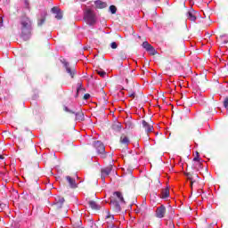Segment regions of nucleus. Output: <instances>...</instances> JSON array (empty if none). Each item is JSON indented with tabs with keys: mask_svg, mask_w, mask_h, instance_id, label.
<instances>
[{
	"mask_svg": "<svg viewBox=\"0 0 228 228\" xmlns=\"http://www.w3.org/2000/svg\"><path fill=\"white\" fill-rule=\"evenodd\" d=\"M20 26L21 31L20 37L27 42L33 35V20L28 16H22L20 20Z\"/></svg>",
	"mask_w": 228,
	"mask_h": 228,
	"instance_id": "nucleus-1",
	"label": "nucleus"
},
{
	"mask_svg": "<svg viewBox=\"0 0 228 228\" xmlns=\"http://www.w3.org/2000/svg\"><path fill=\"white\" fill-rule=\"evenodd\" d=\"M84 20L88 24V26H95L97 23V16H95V12H94L92 9H87L84 12Z\"/></svg>",
	"mask_w": 228,
	"mask_h": 228,
	"instance_id": "nucleus-2",
	"label": "nucleus"
},
{
	"mask_svg": "<svg viewBox=\"0 0 228 228\" xmlns=\"http://www.w3.org/2000/svg\"><path fill=\"white\" fill-rule=\"evenodd\" d=\"M94 147L96 149L98 154H102V158H106V147L101 141H96L94 142Z\"/></svg>",
	"mask_w": 228,
	"mask_h": 228,
	"instance_id": "nucleus-3",
	"label": "nucleus"
},
{
	"mask_svg": "<svg viewBox=\"0 0 228 228\" xmlns=\"http://www.w3.org/2000/svg\"><path fill=\"white\" fill-rule=\"evenodd\" d=\"M111 170H113V165L101 169V179L103 183L106 181V177L111 174Z\"/></svg>",
	"mask_w": 228,
	"mask_h": 228,
	"instance_id": "nucleus-4",
	"label": "nucleus"
},
{
	"mask_svg": "<svg viewBox=\"0 0 228 228\" xmlns=\"http://www.w3.org/2000/svg\"><path fill=\"white\" fill-rule=\"evenodd\" d=\"M165 215H167V208L165 205L158 207L155 212V216L157 218H165Z\"/></svg>",
	"mask_w": 228,
	"mask_h": 228,
	"instance_id": "nucleus-5",
	"label": "nucleus"
},
{
	"mask_svg": "<svg viewBox=\"0 0 228 228\" xmlns=\"http://www.w3.org/2000/svg\"><path fill=\"white\" fill-rule=\"evenodd\" d=\"M51 13L54 15L57 20H61V19H63V12H61V9H60V7L58 6H53L51 9Z\"/></svg>",
	"mask_w": 228,
	"mask_h": 228,
	"instance_id": "nucleus-6",
	"label": "nucleus"
},
{
	"mask_svg": "<svg viewBox=\"0 0 228 228\" xmlns=\"http://www.w3.org/2000/svg\"><path fill=\"white\" fill-rule=\"evenodd\" d=\"M142 47L143 49H145V51H147V53H150V54H151V56H154L156 54V49L152 47V45L151 44H149V42L144 41L142 43Z\"/></svg>",
	"mask_w": 228,
	"mask_h": 228,
	"instance_id": "nucleus-7",
	"label": "nucleus"
},
{
	"mask_svg": "<svg viewBox=\"0 0 228 228\" xmlns=\"http://www.w3.org/2000/svg\"><path fill=\"white\" fill-rule=\"evenodd\" d=\"M65 203V198L57 197L55 199V202L53 204L55 209H61L63 208V204Z\"/></svg>",
	"mask_w": 228,
	"mask_h": 228,
	"instance_id": "nucleus-8",
	"label": "nucleus"
},
{
	"mask_svg": "<svg viewBox=\"0 0 228 228\" xmlns=\"http://www.w3.org/2000/svg\"><path fill=\"white\" fill-rule=\"evenodd\" d=\"M187 20H191V22H195L197 20V12L193 9H190L186 13Z\"/></svg>",
	"mask_w": 228,
	"mask_h": 228,
	"instance_id": "nucleus-9",
	"label": "nucleus"
},
{
	"mask_svg": "<svg viewBox=\"0 0 228 228\" xmlns=\"http://www.w3.org/2000/svg\"><path fill=\"white\" fill-rule=\"evenodd\" d=\"M64 68L66 69V72L69 74L71 77H74V75L76 74V69H72L67 61H62Z\"/></svg>",
	"mask_w": 228,
	"mask_h": 228,
	"instance_id": "nucleus-10",
	"label": "nucleus"
},
{
	"mask_svg": "<svg viewBox=\"0 0 228 228\" xmlns=\"http://www.w3.org/2000/svg\"><path fill=\"white\" fill-rule=\"evenodd\" d=\"M94 6L98 10H103V8H108V4L102 0H96V1H94Z\"/></svg>",
	"mask_w": 228,
	"mask_h": 228,
	"instance_id": "nucleus-11",
	"label": "nucleus"
},
{
	"mask_svg": "<svg viewBox=\"0 0 228 228\" xmlns=\"http://www.w3.org/2000/svg\"><path fill=\"white\" fill-rule=\"evenodd\" d=\"M66 181L69 183V188H72V189L77 188V183H76V179L72 178L70 175L66 176Z\"/></svg>",
	"mask_w": 228,
	"mask_h": 228,
	"instance_id": "nucleus-12",
	"label": "nucleus"
},
{
	"mask_svg": "<svg viewBox=\"0 0 228 228\" xmlns=\"http://www.w3.org/2000/svg\"><path fill=\"white\" fill-rule=\"evenodd\" d=\"M110 204L113 206L114 209L117 213H120L122 211L120 203L118 200H111Z\"/></svg>",
	"mask_w": 228,
	"mask_h": 228,
	"instance_id": "nucleus-13",
	"label": "nucleus"
},
{
	"mask_svg": "<svg viewBox=\"0 0 228 228\" xmlns=\"http://www.w3.org/2000/svg\"><path fill=\"white\" fill-rule=\"evenodd\" d=\"M73 115L76 116L75 120L77 122H83V120H85V114L83 111L75 112Z\"/></svg>",
	"mask_w": 228,
	"mask_h": 228,
	"instance_id": "nucleus-14",
	"label": "nucleus"
},
{
	"mask_svg": "<svg viewBox=\"0 0 228 228\" xmlns=\"http://www.w3.org/2000/svg\"><path fill=\"white\" fill-rule=\"evenodd\" d=\"M142 127L145 129L146 133H152V129H154V127L145 120H142Z\"/></svg>",
	"mask_w": 228,
	"mask_h": 228,
	"instance_id": "nucleus-15",
	"label": "nucleus"
},
{
	"mask_svg": "<svg viewBox=\"0 0 228 228\" xmlns=\"http://www.w3.org/2000/svg\"><path fill=\"white\" fill-rule=\"evenodd\" d=\"M112 129L113 131H115L116 133H120V131H122V124L117 122V123H114L112 125Z\"/></svg>",
	"mask_w": 228,
	"mask_h": 228,
	"instance_id": "nucleus-16",
	"label": "nucleus"
},
{
	"mask_svg": "<svg viewBox=\"0 0 228 228\" xmlns=\"http://www.w3.org/2000/svg\"><path fill=\"white\" fill-rule=\"evenodd\" d=\"M114 195H116V197H118V199L120 200L121 204H126V200H124V196L122 195V192L114 191Z\"/></svg>",
	"mask_w": 228,
	"mask_h": 228,
	"instance_id": "nucleus-17",
	"label": "nucleus"
},
{
	"mask_svg": "<svg viewBox=\"0 0 228 228\" xmlns=\"http://www.w3.org/2000/svg\"><path fill=\"white\" fill-rule=\"evenodd\" d=\"M90 208L91 209H95V210H99L101 209V208L99 207V205L97 204V202L94 201V200H90L88 202Z\"/></svg>",
	"mask_w": 228,
	"mask_h": 228,
	"instance_id": "nucleus-18",
	"label": "nucleus"
},
{
	"mask_svg": "<svg viewBox=\"0 0 228 228\" xmlns=\"http://www.w3.org/2000/svg\"><path fill=\"white\" fill-rule=\"evenodd\" d=\"M125 129H134V123L131 120L125 122Z\"/></svg>",
	"mask_w": 228,
	"mask_h": 228,
	"instance_id": "nucleus-19",
	"label": "nucleus"
},
{
	"mask_svg": "<svg viewBox=\"0 0 228 228\" xmlns=\"http://www.w3.org/2000/svg\"><path fill=\"white\" fill-rule=\"evenodd\" d=\"M161 199H168L170 197V190L168 189H164L161 191Z\"/></svg>",
	"mask_w": 228,
	"mask_h": 228,
	"instance_id": "nucleus-20",
	"label": "nucleus"
},
{
	"mask_svg": "<svg viewBox=\"0 0 228 228\" xmlns=\"http://www.w3.org/2000/svg\"><path fill=\"white\" fill-rule=\"evenodd\" d=\"M81 90H85L83 88V85L81 83L77 84V94L75 95L76 99H77V97H79V92H81Z\"/></svg>",
	"mask_w": 228,
	"mask_h": 228,
	"instance_id": "nucleus-21",
	"label": "nucleus"
},
{
	"mask_svg": "<svg viewBox=\"0 0 228 228\" xmlns=\"http://www.w3.org/2000/svg\"><path fill=\"white\" fill-rule=\"evenodd\" d=\"M45 24V15H41V19L37 21V26H44Z\"/></svg>",
	"mask_w": 228,
	"mask_h": 228,
	"instance_id": "nucleus-22",
	"label": "nucleus"
},
{
	"mask_svg": "<svg viewBox=\"0 0 228 228\" xmlns=\"http://www.w3.org/2000/svg\"><path fill=\"white\" fill-rule=\"evenodd\" d=\"M186 177L189 181H191V188H193V183H195V181L193 180V178L191 177V174L187 173L186 174Z\"/></svg>",
	"mask_w": 228,
	"mask_h": 228,
	"instance_id": "nucleus-23",
	"label": "nucleus"
},
{
	"mask_svg": "<svg viewBox=\"0 0 228 228\" xmlns=\"http://www.w3.org/2000/svg\"><path fill=\"white\" fill-rule=\"evenodd\" d=\"M109 12H110V13H112V15H115V13H117V6L110 5L109 7Z\"/></svg>",
	"mask_w": 228,
	"mask_h": 228,
	"instance_id": "nucleus-24",
	"label": "nucleus"
},
{
	"mask_svg": "<svg viewBox=\"0 0 228 228\" xmlns=\"http://www.w3.org/2000/svg\"><path fill=\"white\" fill-rule=\"evenodd\" d=\"M120 142L124 145H129V138H127V136H125L123 139H120Z\"/></svg>",
	"mask_w": 228,
	"mask_h": 228,
	"instance_id": "nucleus-25",
	"label": "nucleus"
},
{
	"mask_svg": "<svg viewBox=\"0 0 228 228\" xmlns=\"http://www.w3.org/2000/svg\"><path fill=\"white\" fill-rule=\"evenodd\" d=\"M119 58L121 60H126L127 59V55L126 54V52H124V51L119 52Z\"/></svg>",
	"mask_w": 228,
	"mask_h": 228,
	"instance_id": "nucleus-26",
	"label": "nucleus"
},
{
	"mask_svg": "<svg viewBox=\"0 0 228 228\" xmlns=\"http://www.w3.org/2000/svg\"><path fill=\"white\" fill-rule=\"evenodd\" d=\"M97 74H98L101 77H106V71H104V70H102V69L97 70Z\"/></svg>",
	"mask_w": 228,
	"mask_h": 228,
	"instance_id": "nucleus-27",
	"label": "nucleus"
},
{
	"mask_svg": "<svg viewBox=\"0 0 228 228\" xmlns=\"http://www.w3.org/2000/svg\"><path fill=\"white\" fill-rule=\"evenodd\" d=\"M24 8L29 10V0H24Z\"/></svg>",
	"mask_w": 228,
	"mask_h": 228,
	"instance_id": "nucleus-28",
	"label": "nucleus"
},
{
	"mask_svg": "<svg viewBox=\"0 0 228 228\" xmlns=\"http://www.w3.org/2000/svg\"><path fill=\"white\" fill-rule=\"evenodd\" d=\"M221 40H222L223 44H224V45L228 43V39H227L226 36H222Z\"/></svg>",
	"mask_w": 228,
	"mask_h": 228,
	"instance_id": "nucleus-29",
	"label": "nucleus"
},
{
	"mask_svg": "<svg viewBox=\"0 0 228 228\" xmlns=\"http://www.w3.org/2000/svg\"><path fill=\"white\" fill-rule=\"evenodd\" d=\"M110 47L111 49H117V47H118V45H117V42H112L110 44Z\"/></svg>",
	"mask_w": 228,
	"mask_h": 228,
	"instance_id": "nucleus-30",
	"label": "nucleus"
},
{
	"mask_svg": "<svg viewBox=\"0 0 228 228\" xmlns=\"http://www.w3.org/2000/svg\"><path fill=\"white\" fill-rule=\"evenodd\" d=\"M224 106L226 110H228V97H226L224 101Z\"/></svg>",
	"mask_w": 228,
	"mask_h": 228,
	"instance_id": "nucleus-31",
	"label": "nucleus"
},
{
	"mask_svg": "<svg viewBox=\"0 0 228 228\" xmlns=\"http://www.w3.org/2000/svg\"><path fill=\"white\" fill-rule=\"evenodd\" d=\"M106 213H107L106 218H111L112 220L115 219L114 216L110 215V211L109 210H107Z\"/></svg>",
	"mask_w": 228,
	"mask_h": 228,
	"instance_id": "nucleus-32",
	"label": "nucleus"
},
{
	"mask_svg": "<svg viewBox=\"0 0 228 228\" xmlns=\"http://www.w3.org/2000/svg\"><path fill=\"white\" fill-rule=\"evenodd\" d=\"M64 111H67V113H72V114H73V113H76V112L70 110L69 108L67 107V106L64 107Z\"/></svg>",
	"mask_w": 228,
	"mask_h": 228,
	"instance_id": "nucleus-33",
	"label": "nucleus"
},
{
	"mask_svg": "<svg viewBox=\"0 0 228 228\" xmlns=\"http://www.w3.org/2000/svg\"><path fill=\"white\" fill-rule=\"evenodd\" d=\"M88 99H90V94H86L84 95V100H85V101H88Z\"/></svg>",
	"mask_w": 228,
	"mask_h": 228,
	"instance_id": "nucleus-34",
	"label": "nucleus"
},
{
	"mask_svg": "<svg viewBox=\"0 0 228 228\" xmlns=\"http://www.w3.org/2000/svg\"><path fill=\"white\" fill-rule=\"evenodd\" d=\"M193 161H198L199 163L200 162V157L197 156L193 159Z\"/></svg>",
	"mask_w": 228,
	"mask_h": 228,
	"instance_id": "nucleus-35",
	"label": "nucleus"
},
{
	"mask_svg": "<svg viewBox=\"0 0 228 228\" xmlns=\"http://www.w3.org/2000/svg\"><path fill=\"white\" fill-rule=\"evenodd\" d=\"M4 18L3 17H1L0 18V28H3V22H4Z\"/></svg>",
	"mask_w": 228,
	"mask_h": 228,
	"instance_id": "nucleus-36",
	"label": "nucleus"
},
{
	"mask_svg": "<svg viewBox=\"0 0 228 228\" xmlns=\"http://www.w3.org/2000/svg\"><path fill=\"white\" fill-rule=\"evenodd\" d=\"M3 175H4V172L0 171V177H3Z\"/></svg>",
	"mask_w": 228,
	"mask_h": 228,
	"instance_id": "nucleus-37",
	"label": "nucleus"
},
{
	"mask_svg": "<svg viewBox=\"0 0 228 228\" xmlns=\"http://www.w3.org/2000/svg\"><path fill=\"white\" fill-rule=\"evenodd\" d=\"M110 228H120V227L115 226V224H112V225L110 226Z\"/></svg>",
	"mask_w": 228,
	"mask_h": 228,
	"instance_id": "nucleus-38",
	"label": "nucleus"
},
{
	"mask_svg": "<svg viewBox=\"0 0 228 228\" xmlns=\"http://www.w3.org/2000/svg\"><path fill=\"white\" fill-rule=\"evenodd\" d=\"M129 97H134V93L129 94Z\"/></svg>",
	"mask_w": 228,
	"mask_h": 228,
	"instance_id": "nucleus-39",
	"label": "nucleus"
},
{
	"mask_svg": "<svg viewBox=\"0 0 228 228\" xmlns=\"http://www.w3.org/2000/svg\"><path fill=\"white\" fill-rule=\"evenodd\" d=\"M0 159H4V157H3V155H0Z\"/></svg>",
	"mask_w": 228,
	"mask_h": 228,
	"instance_id": "nucleus-40",
	"label": "nucleus"
},
{
	"mask_svg": "<svg viewBox=\"0 0 228 228\" xmlns=\"http://www.w3.org/2000/svg\"><path fill=\"white\" fill-rule=\"evenodd\" d=\"M196 155L200 158L199 151L196 152Z\"/></svg>",
	"mask_w": 228,
	"mask_h": 228,
	"instance_id": "nucleus-41",
	"label": "nucleus"
},
{
	"mask_svg": "<svg viewBox=\"0 0 228 228\" xmlns=\"http://www.w3.org/2000/svg\"><path fill=\"white\" fill-rule=\"evenodd\" d=\"M151 1H154L155 3H157V2L159 1V0H151Z\"/></svg>",
	"mask_w": 228,
	"mask_h": 228,
	"instance_id": "nucleus-42",
	"label": "nucleus"
},
{
	"mask_svg": "<svg viewBox=\"0 0 228 228\" xmlns=\"http://www.w3.org/2000/svg\"><path fill=\"white\" fill-rule=\"evenodd\" d=\"M80 1H82V3H85V1H86V0H80Z\"/></svg>",
	"mask_w": 228,
	"mask_h": 228,
	"instance_id": "nucleus-43",
	"label": "nucleus"
}]
</instances>
